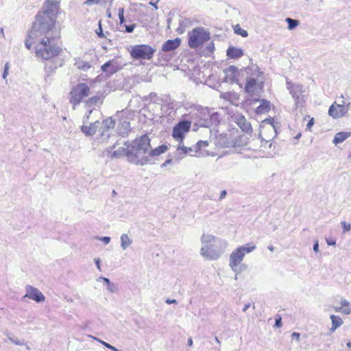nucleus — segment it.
<instances>
[{"instance_id":"nucleus-50","label":"nucleus","mask_w":351,"mask_h":351,"mask_svg":"<svg viewBox=\"0 0 351 351\" xmlns=\"http://www.w3.org/2000/svg\"><path fill=\"white\" fill-rule=\"evenodd\" d=\"M292 337L298 341L300 340V335L298 332H294L292 333Z\"/></svg>"},{"instance_id":"nucleus-45","label":"nucleus","mask_w":351,"mask_h":351,"mask_svg":"<svg viewBox=\"0 0 351 351\" xmlns=\"http://www.w3.org/2000/svg\"><path fill=\"white\" fill-rule=\"evenodd\" d=\"M8 339L10 341L14 343L16 345L22 346L23 344V343L19 341L18 339H14L12 337H9Z\"/></svg>"},{"instance_id":"nucleus-43","label":"nucleus","mask_w":351,"mask_h":351,"mask_svg":"<svg viewBox=\"0 0 351 351\" xmlns=\"http://www.w3.org/2000/svg\"><path fill=\"white\" fill-rule=\"evenodd\" d=\"M261 148H262V150L263 152H265V151L267 150L268 149L271 148V147H268L269 144H265V141L262 142V138L261 139Z\"/></svg>"},{"instance_id":"nucleus-17","label":"nucleus","mask_w":351,"mask_h":351,"mask_svg":"<svg viewBox=\"0 0 351 351\" xmlns=\"http://www.w3.org/2000/svg\"><path fill=\"white\" fill-rule=\"evenodd\" d=\"M256 80L254 78H248L246 81L245 90L246 93L250 94L254 99H256Z\"/></svg>"},{"instance_id":"nucleus-56","label":"nucleus","mask_w":351,"mask_h":351,"mask_svg":"<svg viewBox=\"0 0 351 351\" xmlns=\"http://www.w3.org/2000/svg\"><path fill=\"white\" fill-rule=\"evenodd\" d=\"M226 194H227V193H226V191H222L221 192L220 195H219V199H222L225 198V197H226Z\"/></svg>"},{"instance_id":"nucleus-3","label":"nucleus","mask_w":351,"mask_h":351,"mask_svg":"<svg viewBox=\"0 0 351 351\" xmlns=\"http://www.w3.org/2000/svg\"><path fill=\"white\" fill-rule=\"evenodd\" d=\"M53 38L40 37L37 39H29L25 40V46L29 49L34 43H38L35 47L36 55L43 60H49L57 56L61 51L59 47L52 44Z\"/></svg>"},{"instance_id":"nucleus-61","label":"nucleus","mask_w":351,"mask_h":351,"mask_svg":"<svg viewBox=\"0 0 351 351\" xmlns=\"http://www.w3.org/2000/svg\"><path fill=\"white\" fill-rule=\"evenodd\" d=\"M250 303L245 304L244 307H243V311L245 312L250 308Z\"/></svg>"},{"instance_id":"nucleus-11","label":"nucleus","mask_w":351,"mask_h":351,"mask_svg":"<svg viewBox=\"0 0 351 351\" xmlns=\"http://www.w3.org/2000/svg\"><path fill=\"white\" fill-rule=\"evenodd\" d=\"M191 122L189 121H181L176 124L173 129L172 136L179 143H182L185 134L189 131Z\"/></svg>"},{"instance_id":"nucleus-64","label":"nucleus","mask_w":351,"mask_h":351,"mask_svg":"<svg viewBox=\"0 0 351 351\" xmlns=\"http://www.w3.org/2000/svg\"><path fill=\"white\" fill-rule=\"evenodd\" d=\"M334 309L336 312H342V308L341 307H334Z\"/></svg>"},{"instance_id":"nucleus-22","label":"nucleus","mask_w":351,"mask_h":351,"mask_svg":"<svg viewBox=\"0 0 351 351\" xmlns=\"http://www.w3.org/2000/svg\"><path fill=\"white\" fill-rule=\"evenodd\" d=\"M226 53L230 58L237 59L243 55V51L241 49L230 47L227 49Z\"/></svg>"},{"instance_id":"nucleus-10","label":"nucleus","mask_w":351,"mask_h":351,"mask_svg":"<svg viewBox=\"0 0 351 351\" xmlns=\"http://www.w3.org/2000/svg\"><path fill=\"white\" fill-rule=\"evenodd\" d=\"M89 91V87L84 83L77 84L71 90L70 93V102L73 104V109L81 102L84 97L88 95Z\"/></svg>"},{"instance_id":"nucleus-53","label":"nucleus","mask_w":351,"mask_h":351,"mask_svg":"<svg viewBox=\"0 0 351 351\" xmlns=\"http://www.w3.org/2000/svg\"><path fill=\"white\" fill-rule=\"evenodd\" d=\"M88 337L93 339L94 340H95V341H97L99 342V343H101V344H102V342H104V341H102L101 339H99V338H97V337H93V336H92V335H88Z\"/></svg>"},{"instance_id":"nucleus-26","label":"nucleus","mask_w":351,"mask_h":351,"mask_svg":"<svg viewBox=\"0 0 351 351\" xmlns=\"http://www.w3.org/2000/svg\"><path fill=\"white\" fill-rule=\"evenodd\" d=\"M270 109V103L265 99L261 100V104L256 108V112L258 114L267 112Z\"/></svg>"},{"instance_id":"nucleus-41","label":"nucleus","mask_w":351,"mask_h":351,"mask_svg":"<svg viewBox=\"0 0 351 351\" xmlns=\"http://www.w3.org/2000/svg\"><path fill=\"white\" fill-rule=\"evenodd\" d=\"M102 345H104L106 348H107L112 351H117V349L114 346L109 344L107 342H102Z\"/></svg>"},{"instance_id":"nucleus-55","label":"nucleus","mask_w":351,"mask_h":351,"mask_svg":"<svg viewBox=\"0 0 351 351\" xmlns=\"http://www.w3.org/2000/svg\"><path fill=\"white\" fill-rule=\"evenodd\" d=\"M234 95V94H232L230 93H225L223 95V98L226 99H229L231 96Z\"/></svg>"},{"instance_id":"nucleus-32","label":"nucleus","mask_w":351,"mask_h":351,"mask_svg":"<svg viewBox=\"0 0 351 351\" xmlns=\"http://www.w3.org/2000/svg\"><path fill=\"white\" fill-rule=\"evenodd\" d=\"M234 33L239 35H241L242 37H247L248 36V33L246 30L240 27L239 25H237L234 27Z\"/></svg>"},{"instance_id":"nucleus-52","label":"nucleus","mask_w":351,"mask_h":351,"mask_svg":"<svg viewBox=\"0 0 351 351\" xmlns=\"http://www.w3.org/2000/svg\"><path fill=\"white\" fill-rule=\"evenodd\" d=\"M326 242L328 245H335L336 244L335 241L331 239H326Z\"/></svg>"},{"instance_id":"nucleus-58","label":"nucleus","mask_w":351,"mask_h":351,"mask_svg":"<svg viewBox=\"0 0 351 351\" xmlns=\"http://www.w3.org/2000/svg\"><path fill=\"white\" fill-rule=\"evenodd\" d=\"M119 20H120V24H123L125 22L124 15L123 14L119 15Z\"/></svg>"},{"instance_id":"nucleus-49","label":"nucleus","mask_w":351,"mask_h":351,"mask_svg":"<svg viewBox=\"0 0 351 351\" xmlns=\"http://www.w3.org/2000/svg\"><path fill=\"white\" fill-rule=\"evenodd\" d=\"M99 280H102L104 281V282L108 285V284H110L111 282L110 281V280L108 278H105V277H100L99 278Z\"/></svg>"},{"instance_id":"nucleus-34","label":"nucleus","mask_w":351,"mask_h":351,"mask_svg":"<svg viewBox=\"0 0 351 351\" xmlns=\"http://www.w3.org/2000/svg\"><path fill=\"white\" fill-rule=\"evenodd\" d=\"M101 98L99 96H95L91 98H90L87 102L91 104H97V103L100 102Z\"/></svg>"},{"instance_id":"nucleus-8","label":"nucleus","mask_w":351,"mask_h":351,"mask_svg":"<svg viewBox=\"0 0 351 351\" xmlns=\"http://www.w3.org/2000/svg\"><path fill=\"white\" fill-rule=\"evenodd\" d=\"M276 134L274 119H265L263 121L260 127V137L262 138V142L265 141V144H269V147H271V141L276 136Z\"/></svg>"},{"instance_id":"nucleus-51","label":"nucleus","mask_w":351,"mask_h":351,"mask_svg":"<svg viewBox=\"0 0 351 351\" xmlns=\"http://www.w3.org/2000/svg\"><path fill=\"white\" fill-rule=\"evenodd\" d=\"M313 250L315 252H317L319 251V244L317 241H316L313 245Z\"/></svg>"},{"instance_id":"nucleus-63","label":"nucleus","mask_w":351,"mask_h":351,"mask_svg":"<svg viewBox=\"0 0 351 351\" xmlns=\"http://www.w3.org/2000/svg\"><path fill=\"white\" fill-rule=\"evenodd\" d=\"M171 159H169V160H167L162 165V167H165L167 166V165H169V163H171Z\"/></svg>"},{"instance_id":"nucleus-7","label":"nucleus","mask_w":351,"mask_h":351,"mask_svg":"<svg viewBox=\"0 0 351 351\" xmlns=\"http://www.w3.org/2000/svg\"><path fill=\"white\" fill-rule=\"evenodd\" d=\"M188 36L189 46L192 49L197 48L210 40V32L200 27L194 28L189 32Z\"/></svg>"},{"instance_id":"nucleus-20","label":"nucleus","mask_w":351,"mask_h":351,"mask_svg":"<svg viewBox=\"0 0 351 351\" xmlns=\"http://www.w3.org/2000/svg\"><path fill=\"white\" fill-rule=\"evenodd\" d=\"M193 152H195V145L193 147H186L183 145V142L178 143L177 152L179 155V158H183L186 154Z\"/></svg>"},{"instance_id":"nucleus-57","label":"nucleus","mask_w":351,"mask_h":351,"mask_svg":"<svg viewBox=\"0 0 351 351\" xmlns=\"http://www.w3.org/2000/svg\"><path fill=\"white\" fill-rule=\"evenodd\" d=\"M95 264L97 265V267L101 270V268H100V260L99 258H95Z\"/></svg>"},{"instance_id":"nucleus-13","label":"nucleus","mask_w":351,"mask_h":351,"mask_svg":"<svg viewBox=\"0 0 351 351\" xmlns=\"http://www.w3.org/2000/svg\"><path fill=\"white\" fill-rule=\"evenodd\" d=\"M26 294L24 298H29L36 302H42L45 300L44 295L36 287L27 285L25 287Z\"/></svg>"},{"instance_id":"nucleus-2","label":"nucleus","mask_w":351,"mask_h":351,"mask_svg":"<svg viewBox=\"0 0 351 351\" xmlns=\"http://www.w3.org/2000/svg\"><path fill=\"white\" fill-rule=\"evenodd\" d=\"M150 147V139L147 135L136 138L129 143L128 161L141 166L147 164Z\"/></svg>"},{"instance_id":"nucleus-28","label":"nucleus","mask_w":351,"mask_h":351,"mask_svg":"<svg viewBox=\"0 0 351 351\" xmlns=\"http://www.w3.org/2000/svg\"><path fill=\"white\" fill-rule=\"evenodd\" d=\"M75 66L80 70L86 71L90 68V64L89 62L82 60H77L75 63Z\"/></svg>"},{"instance_id":"nucleus-29","label":"nucleus","mask_w":351,"mask_h":351,"mask_svg":"<svg viewBox=\"0 0 351 351\" xmlns=\"http://www.w3.org/2000/svg\"><path fill=\"white\" fill-rule=\"evenodd\" d=\"M342 313L346 315H349L351 313V307H350V302L346 299L342 298L340 301Z\"/></svg>"},{"instance_id":"nucleus-1","label":"nucleus","mask_w":351,"mask_h":351,"mask_svg":"<svg viewBox=\"0 0 351 351\" xmlns=\"http://www.w3.org/2000/svg\"><path fill=\"white\" fill-rule=\"evenodd\" d=\"M59 10V1L46 0L42 11L36 16L35 21L28 34L29 39H37L40 37L53 38Z\"/></svg>"},{"instance_id":"nucleus-47","label":"nucleus","mask_w":351,"mask_h":351,"mask_svg":"<svg viewBox=\"0 0 351 351\" xmlns=\"http://www.w3.org/2000/svg\"><path fill=\"white\" fill-rule=\"evenodd\" d=\"M275 326L276 328H280L282 326L281 317L276 319V320H275Z\"/></svg>"},{"instance_id":"nucleus-23","label":"nucleus","mask_w":351,"mask_h":351,"mask_svg":"<svg viewBox=\"0 0 351 351\" xmlns=\"http://www.w3.org/2000/svg\"><path fill=\"white\" fill-rule=\"evenodd\" d=\"M167 149V147L166 145H161V146H159L158 147L156 148V149H149V152H148V154H149V162H151L152 160V157H154V156H159L161 154H163L165 153Z\"/></svg>"},{"instance_id":"nucleus-44","label":"nucleus","mask_w":351,"mask_h":351,"mask_svg":"<svg viewBox=\"0 0 351 351\" xmlns=\"http://www.w3.org/2000/svg\"><path fill=\"white\" fill-rule=\"evenodd\" d=\"M93 112L92 110H88V113L84 117V124H88V120L90 117V115Z\"/></svg>"},{"instance_id":"nucleus-40","label":"nucleus","mask_w":351,"mask_h":351,"mask_svg":"<svg viewBox=\"0 0 351 351\" xmlns=\"http://www.w3.org/2000/svg\"><path fill=\"white\" fill-rule=\"evenodd\" d=\"M247 268V265L246 264H240L238 266V271H234V273H241V271L245 270Z\"/></svg>"},{"instance_id":"nucleus-15","label":"nucleus","mask_w":351,"mask_h":351,"mask_svg":"<svg viewBox=\"0 0 351 351\" xmlns=\"http://www.w3.org/2000/svg\"><path fill=\"white\" fill-rule=\"evenodd\" d=\"M226 77L224 80L227 82H234L237 78L238 69L235 66H230L224 70Z\"/></svg>"},{"instance_id":"nucleus-12","label":"nucleus","mask_w":351,"mask_h":351,"mask_svg":"<svg viewBox=\"0 0 351 351\" xmlns=\"http://www.w3.org/2000/svg\"><path fill=\"white\" fill-rule=\"evenodd\" d=\"M349 108L343 104H337L336 102L332 104L328 110L329 116L333 119L341 118L348 112Z\"/></svg>"},{"instance_id":"nucleus-42","label":"nucleus","mask_w":351,"mask_h":351,"mask_svg":"<svg viewBox=\"0 0 351 351\" xmlns=\"http://www.w3.org/2000/svg\"><path fill=\"white\" fill-rule=\"evenodd\" d=\"M117 71V67L111 64V66H110L108 69V73L110 75H112V74L115 73Z\"/></svg>"},{"instance_id":"nucleus-21","label":"nucleus","mask_w":351,"mask_h":351,"mask_svg":"<svg viewBox=\"0 0 351 351\" xmlns=\"http://www.w3.org/2000/svg\"><path fill=\"white\" fill-rule=\"evenodd\" d=\"M350 136H351V132H337L332 140V143L335 145H337L339 143L343 142Z\"/></svg>"},{"instance_id":"nucleus-36","label":"nucleus","mask_w":351,"mask_h":351,"mask_svg":"<svg viewBox=\"0 0 351 351\" xmlns=\"http://www.w3.org/2000/svg\"><path fill=\"white\" fill-rule=\"evenodd\" d=\"M110 66H111V61L106 62L104 64L101 66L102 71L105 73H108V69Z\"/></svg>"},{"instance_id":"nucleus-31","label":"nucleus","mask_w":351,"mask_h":351,"mask_svg":"<svg viewBox=\"0 0 351 351\" xmlns=\"http://www.w3.org/2000/svg\"><path fill=\"white\" fill-rule=\"evenodd\" d=\"M290 93L292 94L293 97L295 99V106L297 107H301L302 106L303 101H304L303 96L302 95H301V96L295 95V93H293V90H290Z\"/></svg>"},{"instance_id":"nucleus-27","label":"nucleus","mask_w":351,"mask_h":351,"mask_svg":"<svg viewBox=\"0 0 351 351\" xmlns=\"http://www.w3.org/2000/svg\"><path fill=\"white\" fill-rule=\"evenodd\" d=\"M115 126V121L112 118H108L102 122L101 129L102 130V135L104 132L108 130L109 129L113 128Z\"/></svg>"},{"instance_id":"nucleus-38","label":"nucleus","mask_w":351,"mask_h":351,"mask_svg":"<svg viewBox=\"0 0 351 351\" xmlns=\"http://www.w3.org/2000/svg\"><path fill=\"white\" fill-rule=\"evenodd\" d=\"M136 27V25L135 24H132V25H125V32H128V33H132L134 28Z\"/></svg>"},{"instance_id":"nucleus-19","label":"nucleus","mask_w":351,"mask_h":351,"mask_svg":"<svg viewBox=\"0 0 351 351\" xmlns=\"http://www.w3.org/2000/svg\"><path fill=\"white\" fill-rule=\"evenodd\" d=\"M99 121H95L94 123H90L88 125L86 124H84L82 126V131L86 135L92 136L95 134L98 127H99Z\"/></svg>"},{"instance_id":"nucleus-4","label":"nucleus","mask_w":351,"mask_h":351,"mask_svg":"<svg viewBox=\"0 0 351 351\" xmlns=\"http://www.w3.org/2000/svg\"><path fill=\"white\" fill-rule=\"evenodd\" d=\"M201 243L203 246L200 250V254L207 260H217L223 253L219 247L223 245L226 247L227 245L226 241L208 234H202Z\"/></svg>"},{"instance_id":"nucleus-39","label":"nucleus","mask_w":351,"mask_h":351,"mask_svg":"<svg viewBox=\"0 0 351 351\" xmlns=\"http://www.w3.org/2000/svg\"><path fill=\"white\" fill-rule=\"evenodd\" d=\"M9 69H10V64H9V62H6L5 64L4 71H3V79H5L6 77L8 76Z\"/></svg>"},{"instance_id":"nucleus-5","label":"nucleus","mask_w":351,"mask_h":351,"mask_svg":"<svg viewBox=\"0 0 351 351\" xmlns=\"http://www.w3.org/2000/svg\"><path fill=\"white\" fill-rule=\"evenodd\" d=\"M196 124L200 127L210 128L219 123V114L210 112L208 108H201L196 113Z\"/></svg>"},{"instance_id":"nucleus-16","label":"nucleus","mask_w":351,"mask_h":351,"mask_svg":"<svg viewBox=\"0 0 351 351\" xmlns=\"http://www.w3.org/2000/svg\"><path fill=\"white\" fill-rule=\"evenodd\" d=\"M181 40L176 38L173 40H167L164 43L162 47L163 51H171L175 50L180 45Z\"/></svg>"},{"instance_id":"nucleus-35","label":"nucleus","mask_w":351,"mask_h":351,"mask_svg":"<svg viewBox=\"0 0 351 351\" xmlns=\"http://www.w3.org/2000/svg\"><path fill=\"white\" fill-rule=\"evenodd\" d=\"M341 226H342V228L343 229V232H348L351 229V225L350 223H348L346 221H342L341 223Z\"/></svg>"},{"instance_id":"nucleus-30","label":"nucleus","mask_w":351,"mask_h":351,"mask_svg":"<svg viewBox=\"0 0 351 351\" xmlns=\"http://www.w3.org/2000/svg\"><path fill=\"white\" fill-rule=\"evenodd\" d=\"M285 21L288 24V29L291 30L295 28L299 25V21L296 19H293L291 18H287Z\"/></svg>"},{"instance_id":"nucleus-33","label":"nucleus","mask_w":351,"mask_h":351,"mask_svg":"<svg viewBox=\"0 0 351 351\" xmlns=\"http://www.w3.org/2000/svg\"><path fill=\"white\" fill-rule=\"evenodd\" d=\"M208 145V142L206 141H199L195 144V152L199 151L202 147H206Z\"/></svg>"},{"instance_id":"nucleus-18","label":"nucleus","mask_w":351,"mask_h":351,"mask_svg":"<svg viewBox=\"0 0 351 351\" xmlns=\"http://www.w3.org/2000/svg\"><path fill=\"white\" fill-rule=\"evenodd\" d=\"M124 145L125 147H118L114 152H112V150L109 151L111 158H118L123 156H126L127 158L128 159L129 143H125Z\"/></svg>"},{"instance_id":"nucleus-6","label":"nucleus","mask_w":351,"mask_h":351,"mask_svg":"<svg viewBox=\"0 0 351 351\" xmlns=\"http://www.w3.org/2000/svg\"><path fill=\"white\" fill-rule=\"evenodd\" d=\"M256 249V245L240 246L236 248L230 254L229 266L233 271H238V266L241 263L246 254H249Z\"/></svg>"},{"instance_id":"nucleus-9","label":"nucleus","mask_w":351,"mask_h":351,"mask_svg":"<svg viewBox=\"0 0 351 351\" xmlns=\"http://www.w3.org/2000/svg\"><path fill=\"white\" fill-rule=\"evenodd\" d=\"M155 49L147 45H134L131 51L130 56L135 60H150Z\"/></svg>"},{"instance_id":"nucleus-48","label":"nucleus","mask_w":351,"mask_h":351,"mask_svg":"<svg viewBox=\"0 0 351 351\" xmlns=\"http://www.w3.org/2000/svg\"><path fill=\"white\" fill-rule=\"evenodd\" d=\"M314 124V119L312 118L311 119H310L306 125V128L307 129H311V128L313 125Z\"/></svg>"},{"instance_id":"nucleus-59","label":"nucleus","mask_w":351,"mask_h":351,"mask_svg":"<svg viewBox=\"0 0 351 351\" xmlns=\"http://www.w3.org/2000/svg\"><path fill=\"white\" fill-rule=\"evenodd\" d=\"M158 2V0H157L155 3H154L152 1H150L149 2V5L154 6L156 10H158V6H157V3Z\"/></svg>"},{"instance_id":"nucleus-25","label":"nucleus","mask_w":351,"mask_h":351,"mask_svg":"<svg viewBox=\"0 0 351 351\" xmlns=\"http://www.w3.org/2000/svg\"><path fill=\"white\" fill-rule=\"evenodd\" d=\"M121 247L125 250L128 248L132 243V239L128 234H123L120 237Z\"/></svg>"},{"instance_id":"nucleus-54","label":"nucleus","mask_w":351,"mask_h":351,"mask_svg":"<svg viewBox=\"0 0 351 351\" xmlns=\"http://www.w3.org/2000/svg\"><path fill=\"white\" fill-rule=\"evenodd\" d=\"M166 303L168 304H176V303H177V301L176 300H173V299H167L166 300Z\"/></svg>"},{"instance_id":"nucleus-14","label":"nucleus","mask_w":351,"mask_h":351,"mask_svg":"<svg viewBox=\"0 0 351 351\" xmlns=\"http://www.w3.org/2000/svg\"><path fill=\"white\" fill-rule=\"evenodd\" d=\"M234 122L242 130V131L250 133L252 132L251 124L243 115L239 114L234 117Z\"/></svg>"},{"instance_id":"nucleus-24","label":"nucleus","mask_w":351,"mask_h":351,"mask_svg":"<svg viewBox=\"0 0 351 351\" xmlns=\"http://www.w3.org/2000/svg\"><path fill=\"white\" fill-rule=\"evenodd\" d=\"M330 319L332 321V327L330 328V331L332 332H335V330L338 327L341 326L343 323L342 319L337 315H330Z\"/></svg>"},{"instance_id":"nucleus-60","label":"nucleus","mask_w":351,"mask_h":351,"mask_svg":"<svg viewBox=\"0 0 351 351\" xmlns=\"http://www.w3.org/2000/svg\"><path fill=\"white\" fill-rule=\"evenodd\" d=\"M97 34H98V36L99 37H103L104 36V34L102 33V29H101V24H99V32H97Z\"/></svg>"},{"instance_id":"nucleus-62","label":"nucleus","mask_w":351,"mask_h":351,"mask_svg":"<svg viewBox=\"0 0 351 351\" xmlns=\"http://www.w3.org/2000/svg\"><path fill=\"white\" fill-rule=\"evenodd\" d=\"M124 14V8H119V14L118 15H122Z\"/></svg>"},{"instance_id":"nucleus-37","label":"nucleus","mask_w":351,"mask_h":351,"mask_svg":"<svg viewBox=\"0 0 351 351\" xmlns=\"http://www.w3.org/2000/svg\"><path fill=\"white\" fill-rule=\"evenodd\" d=\"M107 289L110 293H114L117 291V287L114 284L110 282L107 285Z\"/></svg>"},{"instance_id":"nucleus-46","label":"nucleus","mask_w":351,"mask_h":351,"mask_svg":"<svg viewBox=\"0 0 351 351\" xmlns=\"http://www.w3.org/2000/svg\"><path fill=\"white\" fill-rule=\"evenodd\" d=\"M99 239L100 241H102L103 242H104L106 244H108L111 240L110 237H103L99 238Z\"/></svg>"}]
</instances>
